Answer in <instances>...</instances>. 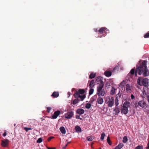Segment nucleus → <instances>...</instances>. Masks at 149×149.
Returning <instances> with one entry per match:
<instances>
[{"label": "nucleus", "mask_w": 149, "mask_h": 149, "mask_svg": "<svg viewBox=\"0 0 149 149\" xmlns=\"http://www.w3.org/2000/svg\"><path fill=\"white\" fill-rule=\"evenodd\" d=\"M147 62L146 61H143L141 65L136 68L134 74L135 76H137V73L139 75L143 73V75L145 76L149 75V70L147 69Z\"/></svg>", "instance_id": "obj_1"}, {"label": "nucleus", "mask_w": 149, "mask_h": 149, "mask_svg": "<svg viewBox=\"0 0 149 149\" xmlns=\"http://www.w3.org/2000/svg\"><path fill=\"white\" fill-rule=\"evenodd\" d=\"M137 82L138 84L140 86L143 85L146 87H147L149 86V80L147 78L141 79L140 77H139L137 80Z\"/></svg>", "instance_id": "obj_2"}, {"label": "nucleus", "mask_w": 149, "mask_h": 149, "mask_svg": "<svg viewBox=\"0 0 149 149\" xmlns=\"http://www.w3.org/2000/svg\"><path fill=\"white\" fill-rule=\"evenodd\" d=\"M114 98L111 97L109 96L107 97L105 100V102L106 104H108V107H112L114 104Z\"/></svg>", "instance_id": "obj_3"}, {"label": "nucleus", "mask_w": 149, "mask_h": 149, "mask_svg": "<svg viewBox=\"0 0 149 149\" xmlns=\"http://www.w3.org/2000/svg\"><path fill=\"white\" fill-rule=\"evenodd\" d=\"M139 106L145 109L147 108L148 107L147 104L143 100L139 101L137 104H135V107L136 108Z\"/></svg>", "instance_id": "obj_4"}, {"label": "nucleus", "mask_w": 149, "mask_h": 149, "mask_svg": "<svg viewBox=\"0 0 149 149\" xmlns=\"http://www.w3.org/2000/svg\"><path fill=\"white\" fill-rule=\"evenodd\" d=\"M104 84H100L97 87V93H105L104 89L103 88Z\"/></svg>", "instance_id": "obj_5"}, {"label": "nucleus", "mask_w": 149, "mask_h": 149, "mask_svg": "<svg viewBox=\"0 0 149 149\" xmlns=\"http://www.w3.org/2000/svg\"><path fill=\"white\" fill-rule=\"evenodd\" d=\"M9 142L8 139H5L1 141V144L3 147H6L9 145Z\"/></svg>", "instance_id": "obj_6"}, {"label": "nucleus", "mask_w": 149, "mask_h": 149, "mask_svg": "<svg viewBox=\"0 0 149 149\" xmlns=\"http://www.w3.org/2000/svg\"><path fill=\"white\" fill-rule=\"evenodd\" d=\"M74 112L72 111L68 112L65 114V118L66 119H70L73 116Z\"/></svg>", "instance_id": "obj_7"}, {"label": "nucleus", "mask_w": 149, "mask_h": 149, "mask_svg": "<svg viewBox=\"0 0 149 149\" xmlns=\"http://www.w3.org/2000/svg\"><path fill=\"white\" fill-rule=\"evenodd\" d=\"M72 92L74 93H84L85 92V90L83 89H79L77 91L74 88H72Z\"/></svg>", "instance_id": "obj_8"}, {"label": "nucleus", "mask_w": 149, "mask_h": 149, "mask_svg": "<svg viewBox=\"0 0 149 149\" xmlns=\"http://www.w3.org/2000/svg\"><path fill=\"white\" fill-rule=\"evenodd\" d=\"M103 78L101 77H97L95 81L98 82L97 83L98 84H104L103 82Z\"/></svg>", "instance_id": "obj_9"}, {"label": "nucleus", "mask_w": 149, "mask_h": 149, "mask_svg": "<svg viewBox=\"0 0 149 149\" xmlns=\"http://www.w3.org/2000/svg\"><path fill=\"white\" fill-rule=\"evenodd\" d=\"M132 89V86L129 84H127L126 85V90L127 92L131 93Z\"/></svg>", "instance_id": "obj_10"}, {"label": "nucleus", "mask_w": 149, "mask_h": 149, "mask_svg": "<svg viewBox=\"0 0 149 149\" xmlns=\"http://www.w3.org/2000/svg\"><path fill=\"white\" fill-rule=\"evenodd\" d=\"M128 109L127 107H123L121 109V112L124 114H126L128 112Z\"/></svg>", "instance_id": "obj_11"}, {"label": "nucleus", "mask_w": 149, "mask_h": 149, "mask_svg": "<svg viewBox=\"0 0 149 149\" xmlns=\"http://www.w3.org/2000/svg\"><path fill=\"white\" fill-rule=\"evenodd\" d=\"M131 106V103L129 101H126L125 102L123 106V107H127V108L130 107Z\"/></svg>", "instance_id": "obj_12"}, {"label": "nucleus", "mask_w": 149, "mask_h": 149, "mask_svg": "<svg viewBox=\"0 0 149 149\" xmlns=\"http://www.w3.org/2000/svg\"><path fill=\"white\" fill-rule=\"evenodd\" d=\"M80 94H74V96L75 97L76 96H78V97L81 99V100H83L85 98L86 96L85 95H80Z\"/></svg>", "instance_id": "obj_13"}, {"label": "nucleus", "mask_w": 149, "mask_h": 149, "mask_svg": "<svg viewBox=\"0 0 149 149\" xmlns=\"http://www.w3.org/2000/svg\"><path fill=\"white\" fill-rule=\"evenodd\" d=\"M76 112L79 115H81L84 113V110L82 109H78L76 110Z\"/></svg>", "instance_id": "obj_14"}, {"label": "nucleus", "mask_w": 149, "mask_h": 149, "mask_svg": "<svg viewBox=\"0 0 149 149\" xmlns=\"http://www.w3.org/2000/svg\"><path fill=\"white\" fill-rule=\"evenodd\" d=\"M125 81H123L122 82L120 83L119 85V88H122L123 89L124 88L125 89Z\"/></svg>", "instance_id": "obj_15"}, {"label": "nucleus", "mask_w": 149, "mask_h": 149, "mask_svg": "<svg viewBox=\"0 0 149 149\" xmlns=\"http://www.w3.org/2000/svg\"><path fill=\"white\" fill-rule=\"evenodd\" d=\"M97 102L98 104H102L103 102V98L101 97H98L97 99Z\"/></svg>", "instance_id": "obj_16"}, {"label": "nucleus", "mask_w": 149, "mask_h": 149, "mask_svg": "<svg viewBox=\"0 0 149 149\" xmlns=\"http://www.w3.org/2000/svg\"><path fill=\"white\" fill-rule=\"evenodd\" d=\"M111 74V72L110 71H106L104 72L105 75L107 77H110Z\"/></svg>", "instance_id": "obj_17"}, {"label": "nucleus", "mask_w": 149, "mask_h": 149, "mask_svg": "<svg viewBox=\"0 0 149 149\" xmlns=\"http://www.w3.org/2000/svg\"><path fill=\"white\" fill-rule=\"evenodd\" d=\"M107 29V28L105 27H102L98 30V32L100 33H102Z\"/></svg>", "instance_id": "obj_18"}, {"label": "nucleus", "mask_w": 149, "mask_h": 149, "mask_svg": "<svg viewBox=\"0 0 149 149\" xmlns=\"http://www.w3.org/2000/svg\"><path fill=\"white\" fill-rule=\"evenodd\" d=\"M95 82L93 80H92L89 84V86L90 88H93L95 86Z\"/></svg>", "instance_id": "obj_19"}, {"label": "nucleus", "mask_w": 149, "mask_h": 149, "mask_svg": "<svg viewBox=\"0 0 149 149\" xmlns=\"http://www.w3.org/2000/svg\"><path fill=\"white\" fill-rule=\"evenodd\" d=\"M96 73H94L93 72H91L89 76V78L90 79H92L95 77L96 76Z\"/></svg>", "instance_id": "obj_20"}, {"label": "nucleus", "mask_w": 149, "mask_h": 149, "mask_svg": "<svg viewBox=\"0 0 149 149\" xmlns=\"http://www.w3.org/2000/svg\"><path fill=\"white\" fill-rule=\"evenodd\" d=\"M123 146V143H120L116 146L114 149H120Z\"/></svg>", "instance_id": "obj_21"}, {"label": "nucleus", "mask_w": 149, "mask_h": 149, "mask_svg": "<svg viewBox=\"0 0 149 149\" xmlns=\"http://www.w3.org/2000/svg\"><path fill=\"white\" fill-rule=\"evenodd\" d=\"M75 129L77 132H81V130L80 127L78 126H76L75 127Z\"/></svg>", "instance_id": "obj_22"}, {"label": "nucleus", "mask_w": 149, "mask_h": 149, "mask_svg": "<svg viewBox=\"0 0 149 149\" xmlns=\"http://www.w3.org/2000/svg\"><path fill=\"white\" fill-rule=\"evenodd\" d=\"M60 130L63 134H65L66 133V131L65 128L63 127H61L60 128Z\"/></svg>", "instance_id": "obj_23"}, {"label": "nucleus", "mask_w": 149, "mask_h": 149, "mask_svg": "<svg viewBox=\"0 0 149 149\" xmlns=\"http://www.w3.org/2000/svg\"><path fill=\"white\" fill-rule=\"evenodd\" d=\"M113 111L115 112V113H114L113 114L115 115H117L120 112V109H114L113 110Z\"/></svg>", "instance_id": "obj_24"}, {"label": "nucleus", "mask_w": 149, "mask_h": 149, "mask_svg": "<svg viewBox=\"0 0 149 149\" xmlns=\"http://www.w3.org/2000/svg\"><path fill=\"white\" fill-rule=\"evenodd\" d=\"M93 137L92 136H88L86 137V140L88 141H92L93 139Z\"/></svg>", "instance_id": "obj_25"}, {"label": "nucleus", "mask_w": 149, "mask_h": 149, "mask_svg": "<svg viewBox=\"0 0 149 149\" xmlns=\"http://www.w3.org/2000/svg\"><path fill=\"white\" fill-rule=\"evenodd\" d=\"M80 101L77 98L75 99L72 102V104H73L74 105L78 103L79 101Z\"/></svg>", "instance_id": "obj_26"}, {"label": "nucleus", "mask_w": 149, "mask_h": 149, "mask_svg": "<svg viewBox=\"0 0 149 149\" xmlns=\"http://www.w3.org/2000/svg\"><path fill=\"white\" fill-rule=\"evenodd\" d=\"M107 142L108 143V144L109 145L111 146V143H112L110 139V138L109 136H108L107 137Z\"/></svg>", "instance_id": "obj_27"}, {"label": "nucleus", "mask_w": 149, "mask_h": 149, "mask_svg": "<svg viewBox=\"0 0 149 149\" xmlns=\"http://www.w3.org/2000/svg\"><path fill=\"white\" fill-rule=\"evenodd\" d=\"M128 141V139L127 136H124L123 138V142L124 143H126Z\"/></svg>", "instance_id": "obj_28"}, {"label": "nucleus", "mask_w": 149, "mask_h": 149, "mask_svg": "<svg viewBox=\"0 0 149 149\" xmlns=\"http://www.w3.org/2000/svg\"><path fill=\"white\" fill-rule=\"evenodd\" d=\"M91 107V104L89 103H86L85 106V107L87 109H89Z\"/></svg>", "instance_id": "obj_29"}, {"label": "nucleus", "mask_w": 149, "mask_h": 149, "mask_svg": "<svg viewBox=\"0 0 149 149\" xmlns=\"http://www.w3.org/2000/svg\"><path fill=\"white\" fill-rule=\"evenodd\" d=\"M63 113V112L62 111H61L59 110L56 111V118L60 114Z\"/></svg>", "instance_id": "obj_30"}, {"label": "nucleus", "mask_w": 149, "mask_h": 149, "mask_svg": "<svg viewBox=\"0 0 149 149\" xmlns=\"http://www.w3.org/2000/svg\"><path fill=\"white\" fill-rule=\"evenodd\" d=\"M105 135V134L104 132H102V133L100 138V139L101 140H102L104 139Z\"/></svg>", "instance_id": "obj_31"}, {"label": "nucleus", "mask_w": 149, "mask_h": 149, "mask_svg": "<svg viewBox=\"0 0 149 149\" xmlns=\"http://www.w3.org/2000/svg\"><path fill=\"white\" fill-rule=\"evenodd\" d=\"M119 104L118 100V98L117 97H116L115 101V104L116 106H117Z\"/></svg>", "instance_id": "obj_32"}, {"label": "nucleus", "mask_w": 149, "mask_h": 149, "mask_svg": "<svg viewBox=\"0 0 149 149\" xmlns=\"http://www.w3.org/2000/svg\"><path fill=\"white\" fill-rule=\"evenodd\" d=\"M116 89L113 87L111 91V93H115V91Z\"/></svg>", "instance_id": "obj_33"}, {"label": "nucleus", "mask_w": 149, "mask_h": 149, "mask_svg": "<svg viewBox=\"0 0 149 149\" xmlns=\"http://www.w3.org/2000/svg\"><path fill=\"white\" fill-rule=\"evenodd\" d=\"M24 130L26 132H27L29 130H32V128H31L25 127L24 128Z\"/></svg>", "instance_id": "obj_34"}, {"label": "nucleus", "mask_w": 149, "mask_h": 149, "mask_svg": "<svg viewBox=\"0 0 149 149\" xmlns=\"http://www.w3.org/2000/svg\"><path fill=\"white\" fill-rule=\"evenodd\" d=\"M135 69L134 68L132 69L130 71V73L131 74L133 75L134 73Z\"/></svg>", "instance_id": "obj_35"}, {"label": "nucleus", "mask_w": 149, "mask_h": 149, "mask_svg": "<svg viewBox=\"0 0 149 149\" xmlns=\"http://www.w3.org/2000/svg\"><path fill=\"white\" fill-rule=\"evenodd\" d=\"M42 138H40L38 139L37 142L38 143H39L42 142Z\"/></svg>", "instance_id": "obj_36"}, {"label": "nucleus", "mask_w": 149, "mask_h": 149, "mask_svg": "<svg viewBox=\"0 0 149 149\" xmlns=\"http://www.w3.org/2000/svg\"><path fill=\"white\" fill-rule=\"evenodd\" d=\"M143 147L141 146H138L136 147L135 149H143Z\"/></svg>", "instance_id": "obj_37"}, {"label": "nucleus", "mask_w": 149, "mask_h": 149, "mask_svg": "<svg viewBox=\"0 0 149 149\" xmlns=\"http://www.w3.org/2000/svg\"><path fill=\"white\" fill-rule=\"evenodd\" d=\"M89 93H93L94 92V89L93 88H90Z\"/></svg>", "instance_id": "obj_38"}, {"label": "nucleus", "mask_w": 149, "mask_h": 149, "mask_svg": "<svg viewBox=\"0 0 149 149\" xmlns=\"http://www.w3.org/2000/svg\"><path fill=\"white\" fill-rule=\"evenodd\" d=\"M52 118L53 119L56 118V111L54 112V115L52 116Z\"/></svg>", "instance_id": "obj_39"}, {"label": "nucleus", "mask_w": 149, "mask_h": 149, "mask_svg": "<svg viewBox=\"0 0 149 149\" xmlns=\"http://www.w3.org/2000/svg\"><path fill=\"white\" fill-rule=\"evenodd\" d=\"M145 38H149V32L147 33L144 36Z\"/></svg>", "instance_id": "obj_40"}, {"label": "nucleus", "mask_w": 149, "mask_h": 149, "mask_svg": "<svg viewBox=\"0 0 149 149\" xmlns=\"http://www.w3.org/2000/svg\"><path fill=\"white\" fill-rule=\"evenodd\" d=\"M47 112L48 113H49L50 112V111L51 109V108L50 107H47Z\"/></svg>", "instance_id": "obj_41"}, {"label": "nucleus", "mask_w": 149, "mask_h": 149, "mask_svg": "<svg viewBox=\"0 0 149 149\" xmlns=\"http://www.w3.org/2000/svg\"><path fill=\"white\" fill-rule=\"evenodd\" d=\"M54 137L53 136H50L47 139V141H50L51 139H53Z\"/></svg>", "instance_id": "obj_42"}, {"label": "nucleus", "mask_w": 149, "mask_h": 149, "mask_svg": "<svg viewBox=\"0 0 149 149\" xmlns=\"http://www.w3.org/2000/svg\"><path fill=\"white\" fill-rule=\"evenodd\" d=\"M76 118L77 119H80V120H81L82 119V118H80V116H79V115H76Z\"/></svg>", "instance_id": "obj_43"}, {"label": "nucleus", "mask_w": 149, "mask_h": 149, "mask_svg": "<svg viewBox=\"0 0 149 149\" xmlns=\"http://www.w3.org/2000/svg\"><path fill=\"white\" fill-rule=\"evenodd\" d=\"M68 144V143H67L65 144V146L63 147L62 149H65L66 148V147H67V146Z\"/></svg>", "instance_id": "obj_44"}, {"label": "nucleus", "mask_w": 149, "mask_h": 149, "mask_svg": "<svg viewBox=\"0 0 149 149\" xmlns=\"http://www.w3.org/2000/svg\"><path fill=\"white\" fill-rule=\"evenodd\" d=\"M47 148L48 149H56L55 148H52V147H47Z\"/></svg>", "instance_id": "obj_45"}, {"label": "nucleus", "mask_w": 149, "mask_h": 149, "mask_svg": "<svg viewBox=\"0 0 149 149\" xmlns=\"http://www.w3.org/2000/svg\"><path fill=\"white\" fill-rule=\"evenodd\" d=\"M146 149H149V141H148V143L147 144V146L146 148Z\"/></svg>", "instance_id": "obj_46"}, {"label": "nucleus", "mask_w": 149, "mask_h": 149, "mask_svg": "<svg viewBox=\"0 0 149 149\" xmlns=\"http://www.w3.org/2000/svg\"><path fill=\"white\" fill-rule=\"evenodd\" d=\"M98 96H100L101 95L102 96H103L104 95V94H97Z\"/></svg>", "instance_id": "obj_47"}, {"label": "nucleus", "mask_w": 149, "mask_h": 149, "mask_svg": "<svg viewBox=\"0 0 149 149\" xmlns=\"http://www.w3.org/2000/svg\"><path fill=\"white\" fill-rule=\"evenodd\" d=\"M6 135H7V134H6V132H5L3 134V136L4 137V136H6Z\"/></svg>", "instance_id": "obj_48"}, {"label": "nucleus", "mask_w": 149, "mask_h": 149, "mask_svg": "<svg viewBox=\"0 0 149 149\" xmlns=\"http://www.w3.org/2000/svg\"><path fill=\"white\" fill-rule=\"evenodd\" d=\"M131 98L132 99H133L134 98V96L132 94L131 95Z\"/></svg>", "instance_id": "obj_49"}, {"label": "nucleus", "mask_w": 149, "mask_h": 149, "mask_svg": "<svg viewBox=\"0 0 149 149\" xmlns=\"http://www.w3.org/2000/svg\"><path fill=\"white\" fill-rule=\"evenodd\" d=\"M52 96L54 97H56V94H52Z\"/></svg>", "instance_id": "obj_50"}, {"label": "nucleus", "mask_w": 149, "mask_h": 149, "mask_svg": "<svg viewBox=\"0 0 149 149\" xmlns=\"http://www.w3.org/2000/svg\"><path fill=\"white\" fill-rule=\"evenodd\" d=\"M115 109H120V108L119 107H117V106H116Z\"/></svg>", "instance_id": "obj_51"}, {"label": "nucleus", "mask_w": 149, "mask_h": 149, "mask_svg": "<svg viewBox=\"0 0 149 149\" xmlns=\"http://www.w3.org/2000/svg\"><path fill=\"white\" fill-rule=\"evenodd\" d=\"M95 30V31L96 32H98V30H97V29H94Z\"/></svg>", "instance_id": "obj_52"}, {"label": "nucleus", "mask_w": 149, "mask_h": 149, "mask_svg": "<svg viewBox=\"0 0 149 149\" xmlns=\"http://www.w3.org/2000/svg\"><path fill=\"white\" fill-rule=\"evenodd\" d=\"M59 94H56V97H58L59 96Z\"/></svg>", "instance_id": "obj_53"}, {"label": "nucleus", "mask_w": 149, "mask_h": 149, "mask_svg": "<svg viewBox=\"0 0 149 149\" xmlns=\"http://www.w3.org/2000/svg\"><path fill=\"white\" fill-rule=\"evenodd\" d=\"M96 95H95L94 96V97H93V98H96Z\"/></svg>", "instance_id": "obj_54"}, {"label": "nucleus", "mask_w": 149, "mask_h": 149, "mask_svg": "<svg viewBox=\"0 0 149 149\" xmlns=\"http://www.w3.org/2000/svg\"><path fill=\"white\" fill-rule=\"evenodd\" d=\"M93 101H94V100H91V103L93 102Z\"/></svg>", "instance_id": "obj_55"}, {"label": "nucleus", "mask_w": 149, "mask_h": 149, "mask_svg": "<svg viewBox=\"0 0 149 149\" xmlns=\"http://www.w3.org/2000/svg\"><path fill=\"white\" fill-rule=\"evenodd\" d=\"M93 143H91V146H92L93 145Z\"/></svg>", "instance_id": "obj_56"}, {"label": "nucleus", "mask_w": 149, "mask_h": 149, "mask_svg": "<svg viewBox=\"0 0 149 149\" xmlns=\"http://www.w3.org/2000/svg\"><path fill=\"white\" fill-rule=\"evenodd\" d=\"M70 142H68L67 143H68V144L69 143H70Z\"/></svg>", "instance_id": "obj_57"}, {"label": "nucleus", "mask_w": 149, "mask_h": 149, "mask_svg": "<svg viewBox=\"0 0 149 149\" xmlns=\"http://www.w3.org/2000/svg\"><path fill=\"white\" fill-rule=\"evenodd\" d=\"M68 95H69V96H68V97H69V95H70V94L68 93Z\"/></svg>", "instance_id": "obj_58"}, {"label": "nucleus", "mask_w": 149, "mask_h": 149, "mask_svg": "<svg viewBox=\"0 0 149 149\" xmlns=\"http://www.w3.org/2000/svg\"><path fill=\"white\" fill-rule=\"evenodd\" d=\"M89 94V95H91V94Z\"/></svg>", "instance_id": "obj_59"}, {"label": "nucleus", "mask_w": 149, "mask_h": 149, "mask_svg": "<svg viewBox=\"0 0 149 149\" xmlns=\"http://www.w3.org/2000/svg\"><path fill=\"white\" fill-rule=\"evenodd\" d=\"M112 94V95H113V94H113V93H112V94Z\"/></svg>", "instance_id": "obj_60"}, {"label": "nucleus", "mask_w": 149, "mask_h": 149, "mask_svg": "<svg viewBox=\"0 0 149 149\" xmlns=\"http://www.w3.org/2000/svg\"><path fill=\"white\" fill-rule=\"evenodd\" d=\"M58 93V92H56V93Z\"/></svg>", "instance_id": "obj_61"}, {"label": "nucleus", "mask_w": 149, "mask_h": 149, "mask_svg": "<svg viewBox=\"0 0 149 149\" xmlns=\"http://www.w3.org/2000/svg\"><path fill=\"white\" fill-rule=\"evenodd\" d=\"M101 37H102V36H101L100 37V38H101Z\"/></svg>", "instance_id": "obj_62"}, {"label": "nucleus", "mask_w": 149, "mask_h": 149, "mask_svg": "<svg viewBox=\"0 0 149 149\" xmlns=\"http://www.w3.org/2000/svg\"><path fill=\"white\" fill-rule=\"evenodd\" d=\"M119 94H120L118 93V94H117V95H119Z\"/></svg>", "instance_id": "obj_63"}, {"label": "nucleus", "mask_w": 149, "mask_h": 149, "mask_svg": "<svg viewBox=\"0 0 149 149\" xmlns=\"http://www.w3.org/2000/svg\"><path fill=\"white\" fill-rule=\"evenodd\" d=\"M99 149H102L101 148H100Z\"/></svg>", "instance_id": "obj_64"}]
</instances>
